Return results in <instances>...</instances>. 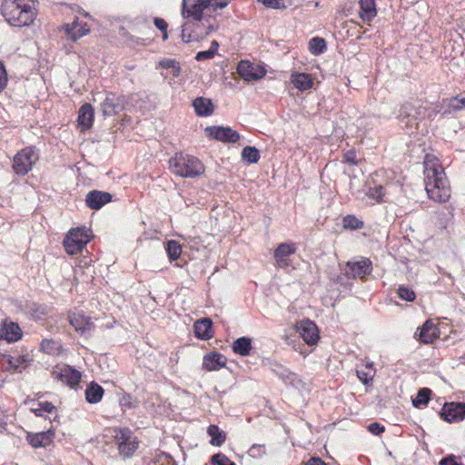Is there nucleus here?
<instances>
[{
	"label": "nucleus",
	"mask_w": 465,
	"mask_h": 465,
	"mask_svg": "<svg viewBox=\"0 0 465 465\" xmlns=\"http://www.w3.org/2000/svg\"><path fill=\"white\" fill-rule=\"evenodd\" d=\"M212 321L209 318L198 320L193 324L194 334L201 340H210L213 337Z\"/></svg>",
	"instance_id": "5701e85b"
},
{
	"label": "nucleus",
	"mask_w": 465,
	"mask_h": 465,
	"mask_svg": "<svg viewBox=\"0 0 465 465\" xmlns=\"http://www.w3.org/2000/svg\"><path fill=\"white\" fill-rule=\"evenodd\" d=\"M232 350L241 356H247L252 350V339L248 337L238 338L232 343Z\"/></svg>",
	"instance_id": "7c9ffc66"
},
{
	"label": "nucleus",
	"mask_w": 465,
	"mask_h": 465,
	"mask_svg": "<svg viewBox=\"0 0 465 465\" xmlns=\"http://www.w3.org/2000/svg\"><path fill=\"white\" fill-rule=\"evenodd\" d=\"M38 159L39 154L35 147H25L14 156L12 168L17 175L24 176L32 170Z\"/></svg>",
	"instance_id": "20e7f679"
},
{
	"label": "nucleus",
	"mask_w": 465,
	"mask_h": 465,
	"mask_svg": "<svg viewBox=\"0 0 465 465\" xmlns=\"http://www.w3.org/2000/svg\"><path fill=\"white\" fill-rule=\"evenodd\" d=\"M212 462L216 465H235L227 456L223 453L214 454L212 459Z\"/></svg>",
	"instance_id": "c03bdc74"
},
{
	"label": "nucleus",
	"mask_w": 465,
	"mask_h": 465,
	"mask_svg": "<svg viewBox=\"0 0 465 465\" xmlns=\"http://www.w3.org/2000/svg\"><path fill=\"white\" fill-rule=\"evenodd\" d=\"M155 26L161 30L162 32H165L167 30V23L162 18H154Z\"/></svg>",
	"instance_id": "6e6d98bb"
},
{
	"label": "nucleus",
	"mask_w": 465,
	"mask_h": 465,
	"mask_svg": "<svg viewBox=\"0 0 465 465\" xmlns=\"http://www.w3.org/2000/svg\"><path fill=\"white\" fill-rule=\"evenodd\" d=\"M300 335L308 344H315L319 339V332L316 324L311 321L302 322L298 328Z\"/></svg>",
	"instance_id": "aec40b11"
},
{
	"label": "nucleus",
	"mask_w": 465,
	"mask_h": 465,
	"mask_svg": "<svg viewBox=\"0 0 465 465\" xmlns=\"http://www.w3.org/2000/svg\"><path fill=\"white\" fill-rule=\"evenodd\" d=\"M439 465H463L462 463H458L456 461V457L454 455H449L446 458L442 459Z\"/></svg>",
	"instance_id": "603ef678"
},
{
	"label": "nucleus",
	"mask_w": 465,
	"mask_h": 465,
	"mask_svg": "<svg viewBox=\"0 0 465 465\" xmlns=\"http://www.w3.org/2000/svg\"><path fill=\"white\" fill-rule=\"evenodd\" d=\"M85 399L89 403H97L102 400L104 389L95 382H92L85 390Z\"/></svg>",
	"instance_id": "c756f323"
},
{
	"label": "nucleus",
	"mask_w": 465,
	"mask_h": 465,
	"mask_svg": "<svg viewBox=\"0 0 465 465\" xmlns=\"http://www.w3.org/2000/svg\"><path fill=\"white\" fill-rule=\"evenodd\" d=\"M416 335L419 336V340L422 343L430 344L439 338L440 330L431 320H427L420 329L419 333H416Z\"/></svg>",
	"instance_id": "a211bd4d"
},
{
	"label": "nucleus",
	"mask_w": 465,
	"mask_h": 465,
	"mask_svg": "<svg viewBox=\"0 0 465 465\" xmlns=\"http://www.w3.org/2000/svg\"><path fill=\"white\" fill-rule=\"evenodd\" d=\"M159 65L165 69H171L173 77L180 75L181 67L179 63L173 59H163L159 62Z\"/></svg>",
	"instance_id": "ea45409f"
},
{
	"label": "nucleus",
	"mask_w": 465,
	"mask_h": 465,
	"mask_svg": "<svg viewBox=\"0 0 465 465\" xmlns=\"http://www.w3.org/2000/svg\"><path fill=\"white\" fill-rule=\"evenodd\" d=\"M431 391L428 388L420 389L415 399L412 400V404L416 408H420L422 405H427L430 401Z\"/></svg>",
	"instance_id": "72a5a7b5"
},
{
	"label": "nucleus",
	"mask_w": 465,
	"mask_h": 465,
	"mask_svg": "<svg viewBox=\"0 0 465 465\" xmlns=\"http://www.w3.org/2000/svg\"><path fill=\"white\" fill-rule=\"evenodd\" d=\"M360 17L362 21L370 22L377 15V10L374 0L360 1Z\"/></svg>",
	"instance_id": "bb28decb"
},
{
	"label": "nucleus",
	"mask_w": 465,
	"mask_h": 465,
	"mask_svg": "<svg viewBox=\"0 0 465 465\" xmlns=\"http://www.w3.org/2000/svg\"><path fill=\"white\" fill-rule=\"evenodd\" d=\"M237 73L245 81H257L262 78L265 71L258 70L252 64L242 60L237 66Z\"/></svg>",
	"instance_id": "2eb2a0df"
},
{
	"label": "nucleus",
	"mask_w": 465,
	"mask_h": 465,
	"mask_svg": "<svg viewBox=\"0 0 465 465\" xmlns=\"http://www.w3.org/2000/svg\"><path fill=\"white\" fill-rule=\"evenodd\" d=\"M207 431L212 438L211 444L214 446H221L225 441V433L223 430H220L216 425H210Z\"/></svg>",
	"instance_id": "2f4dec72"
},
{
	"label": "nucleus",
	"mask_w": 465,
	"mask_h": 465,
	"mask_svg": "<svg viewBox=\"0 0 465 465\" xmlns=\"http://www.w3.org/2000/svg\"><path fill=\"white\" fill-rule=\"evenodd\" d=\"M2 15L13 26H27L36 15L34 0H5L2 5Z\"/></svg>",
	"instance_id": "f03ea898"
},
{
	"label": "nucleus",
	"mask_w": 465,
	"mask_h": 465,
	"mask_svg": "<svg viewBox=\"0 0 465 465\" xmlns=\"http://www.w3.org/2000/svg\"><path fill=\"white\" fill-rule=\"evenodd\" d=\"M34 412H35V415H37V416H42L44 411H43L42 407L40 406V408H39V409H35V410H34Z\"/></svg>",
	"instance_id": "680f3d73"
},
{
	"label": "nucleus",
	"mask_w": 465,
	"mask_h": 465,
	"mask_svg": "<svg viewBox=\"0 0 465 465\" xmlns=\"http://www.w3.org/2000/svg\"><path fill=\"white\" fill-rule=\"evenodd\" d=\"M423 164L425 189L429 198L438 203L447 202L450 197V187L439 160L427 154Z\"/></svg>",
	"instance_id": "f257e3e1"
},
{
	"label": "nucleus",
	"mask_w": 465,
	"mask_h": 465,
	"mask_svg": "<svg viewBox=\"0 0 465 465\" xmlns=\"http://www.w3.org/2000/svg\"><path fill=\"white\" fill-rule=\"evenodd\" d=\"M291 82L300 91H306L312 86V76L305 73H293L291 76Z\"/></svg>",
	"instance_id": "cd10ccee"
},
{
	"label": "nucleus",
	"mask_w": 465,
	"mask_h": 465,
	"mask_svg": "<svg viewBox=\"0 0 465 465\" xmlns=\"http://www.w3.org/2000/svg\"><path fill=\"white\" fill-rule=\"evenodd\" d=\"M357 375L361 381H362L364 383H367L369 380L371 379V375L369 373H365L362 371H357Z\"/></svg>",
	"instance_id": "13d9d810"
},
{
	"label": "nucleus",
	"mask_w": 465,
	"mask_h": 465,
	"mask_svg": "<svg viewBox=\"0 0 465 465\" xmlns=\"http://www.w3.org/2000/svg\"><path fill=\"white\" fill-rule=\"evenodd\" d=\"M206 135L213 140L223 143H237L241 136L230 127L223 126H208L204 130Z\"/></svg>",
	"instance_id": "9d476101"
},
{
	"label": "nucleus",
	"mask_w": 465,
	"mask_h": 465,
	"mask_svg": "<svg viewBox=\"0 0 465 465\" xmlns=\"http://www.w3.org/2000/svg\"><path fill=\"white\" fill-rule=\"evenodd\" d=\"M166 252L171 260H177L182 252V247L176 241H169L166 244Z\"/></svg>",
	"instance_id": "4c0bfd02"
},
{
	"label": "nucleus",
	"mask_w": 465,
	"mask_h": 465,
	"mask_svg": "<svg viewBox=\"0 0 465 465\" xmlns=\"http://www.w3.org/2000/svg\"><path fill=\"white\" fill-rule=\"evenodd\" d=\"M90 242L88 232L84 228L72 229L64 239V247L70 255L79 253Z\"/></svg>",
	"instance_id": "39448f33"
},
{
	"label": "nucleus",
	"mask_w": 465,
	"mask_h": 465,
	"mask_svg": "<svg viewBox=\"0 0 465 465\" xmlns=\"http://www.w3.org/2000/svg\"><path fill=\"white\" fill-rule=\"evenodd\" d=\"M226 364L225 357L218 352H211L203 357V366L207 371H217Z\"/></svg>",
	"instance_id": "4be33fe9"
},
{
	"label": "nucleus",
	"mask_w": 465,
	"mask_h": 465,
	"mask_svg": "<svg viewBox=\"0 0 465 465\" xmlns=\"http://www.w3.org/2000/svg\"><path fill=\"white\" fill-rule=\"evenodd\" d=\"M52 377L54 380L74 388L80 382L82 374L69 365L58 364L53 369Z\"/></svg>",
	"instance_id": "1a4fd4ad"
},
{
	"label": "nucleus",
	"mask_w": 465,
	"mask_h": 465,
	"mask_svg": "<svg viewBox=\"0 0 465 465\" xmlns=\"http://www.w3.org/2000/svg\"><path fill=\"white\" fill-rule=\"evenodd\" d=\"M39 406L42 407L43 411L48 412V413L53 412V411L55 409V407L51 402H48V401L41 402L39 404Z\"/></svg>",
	"instance_id": "4d7b16f0"
},
{
	"label": "nucleus",
	"mask_w": 465,
	"mask_h": 465,
	"mask_svg": "<svg viewBox=\"0 0 465 465\" xmlns=\"http://www.w3.org/2000/svg\"><path fill=\"white\" fill-rule=\"evenodd\" d=\"M60 347V343L53 339H45L40 344L41 351L47 354L58 353Z\"/></svg>",
	"instance_id": "f704fd0d"
},
{
	"label": "nucleus",
	"mask_w": 465,
	"mask_h": 465,
	"mask_svg": "<svg viewBox=\"0 0 465 465\" xmlns=\"http://www.w3.org/2000/svg\"><path fill=\"white\" fill-rule=\"evenodd\" d=\"M200 23H185L183 25L182 39L184 43H190L192 41H199L208 35V32L200 31Z\"/></svg>",
	"instance_id": "6ab92c4d"
},
{
	"label": "nucleus",
	"mask_w": 465,
	"mask_h": 465,
	"mask_svg": "<svg viewBox=\"0 0 465 465\" xmlns=\"http://www.w3.org/2000/svg\"><path fill=\"white\" fill-rule=\"evenodd\" d=\"M8 82L7 74L4 64L0 62V93L5 88Z\"/></svg>",
	"instance_id": "09e8293b"
},
{
	"label": "nucleus",
	"mask_w": 465,
	"mask_h": 465,
	"mask_svg": "<svg viewBox=\"0 0 465 465\" xmlns=\"http://www.w3.org/2000/svg\"><path fill=\"white\" fill-rule=\"evenodd\" d=\"M428 111L429 109L426 107L415 106L411 103H405L401 106L398 117L402 122H405L406 126L418 128V120L424 117L426 114L430 116L431 113L435 114L438 112L435 109L430 112Z\"/></svg>",
	"instance_id": "0eeeda50"
},
{
	"label": "nucleus",
	"mask_w": 465,
	"mask_h": 465,
	"mask_svg": "<svg viewBox=\"0 0 465 465\" xmlns=\"http://www.w3.org/2000/svg\"><path fill=\"white\" fill-rule=\"evenodd\" d=\"M242 158L247 163H255L260 159V152L255 147L245 146L242 151Z\"/></svg>",
	"instance_id": "473e14b6"
},
{
	"label": "nucleus",
	"mask_w": 465,
	"mask_h": 465,
	"mask_svg": "<svg viewBox=\"0 0 465 465\" xmlns=\"http://www.w3.org/2000/svg\"><path fill=\"white\" fill-rule=\"evenodd\" d=\"M195 113L199 116H209L213 113V104L208 98L197 97L193 102Z\"/></svg>",
	"instance_id": "a878e982"
},
{
	"label": "nucleus",
	"mask_w": 465,
	"mask_h": 465,
	"mask_svg": "<svg viewBox=\"0 0 465 465\" xmlns=\"http://www.w3.org/2000/svg\"><path fill=\"white\" fill-rule=\"evenodd\" d=\"M114 440L118 446L121 455L124 457H131L138 448L137 438L128 428L114 430Z\"/></svg>",
	"instance_id": "423d86ee"
},
{
	"label": "nucleus",
	"mask_w": 465,
	"mask_h": 465,
	"mask_svg": "<svg viewBox=\"0 0 465 465\" xmlns=\"http://www.w3.org/2000/svg\"><path fill=\"white\" fill-rule=\"evenodd\" d=\"M163 40H166L167 37H168L167 32L165 31V32H163Z\"/></svg>",
	"instance_id": "e2e57ef3"
},
{
	"label": "nucleus",
	"mask_w": 465,
	"mask_h": 465,
	"mask_svg": "<svg viewBox=\"0 0 465 465\" xmlns=\"http://www.w3.org/2000/svg\"><path fill=\"white\" fill-rule=\"evenodd\" d=\"M22 331L18 324L15 322L5 323L0 328V339H4L8 342H14L21 339Z\"/></svg>",
	"instance_id": "b1692460"
},
{
	"label": "nucleus",
	"mask_w": 465,
	"mask_h": 465,
	"mask_svg": "<svg viewBox=\"0 0 465 465\" xmlns=\"http://www.w3.org/2000/svg\"><path fill=\"white\" fill-rule=\"evenodd\" d=\"M214 50L213 49H209V50H206V51H201L199 53H197L196 56H195V59L197 61H204V60H209V59H212L213 56H214Z\"/></svg>",
	"instance_id": "de8ad7c7"
},
{
	"label": "nucleus",
	"mask_w": 465,
	"mask_h": 465,
	"mask_svg": "<svg viewBox=\"0 0 465 465\" xmlns=\"http://www.w3.org/2000/svg\"><path fill=\"white\" fill-rule=\"evenodd\" d=\"M211 0H183L182 14L183 17H192L194 22L204 25L203 11L210 9Z\"/></svg>",
	"instance_id": "6e6552de"
},
{
	"label": "nucleus",
	"mask_w": 465,
	"mask_h": 465,
	"mask_svg": "<svg viewBox=\"0 0 465 465\" xmlns=\"http://www.w3.org/2000/svg\"><path fill=\"white\" fill-rule=\"evenodd\" d=\"M296 252L294 243H281L274 251V259L278 267L286 268L290 265L289 257Z\"/></svg>",
	"instance_id": "4468645a"
},
{
	"label": "nucleus",
	"mask_w": 465,
	"mask_h": 465,
	"mask_svg": "<svg viewBox=\"0 0 465 465\" xmlns=\"http://www.w3.org/2000/svg\"><path fill=\"white\" fill-rule=\"evenodd\" d=\"M314 5H315V7H318L319 6V2H315Z\"/></svg>",
	"instance_id": "0e129e2a"
},
{
	"label": "nucleus",
	"mask_w": 465,
	"mask_h": 465,
	"mask_svg": "<svg viewBox=\"0 0 465 465\" xmlns=\"http://www.w3.org/2000/svg\"><path fill=\"white\" fill-rule=\"evenodd\" d=\"M100 106L101 112L104 117L118 114L124 108L122 97L113 93L106 94Z\"/></svg>",
	"instance_id": "9b49d317"
},
{
	"label": "nucleus",
	"mask_w": 465,
	"mask_h": 465,
	"mask_svg": "<svg viewBox=\"0 0 465 465\" xmlns=\"http://www.w3.org/2000/svg\"><path fill=\"white\" fill-rule=\"evenodd\" d=\"M343 227L345 229L357 230L363 228V222L359 220L354 215H347L342 220Z\"/></svg>",
	"instance_id": "58836bf2"
},
{
	"label": "nucleus",
	"mask_w": 465,
	"mask_h": 465,
	"mask_svg": "<svg viewBox=\"0 0 465 465\" xmlns=\"http://www.w3.org/2000/svg\"><path fill=\"white\" fill-rule=\"evenodd\" d=\"M441 418L448 421H460L465 419V403L461 402H450L445 403L441 412Z\"/></svg>",
	"instance_id": "f8f14e48"
},
{
	"label": "nucleus",
	"mask_w": 465,
	"mask_h": 465,
	"mask_svg": "<svg viewBox=\"0 0 465 465\" xmlns=\"http://www.w3.org/2000/svg\"><path fill=\"white\" fill-rule=\"evenodd\" d=\"M368 430L374 435H380L384 431V427L378 422H373L368 426Z\"/></svg>",
	"instance_id": "8fccbe9b"
},
{
	"label": "nucleus",
	"mask_w": 465,
	"mask_h": 465,
	"mask_svg": "<svg viewBox=\"0 0 465 465\" xmlns=\"http://www.w3.org/2000/svg\"><path fill=\"white\" fill-rule=\"evenodd\" d=\"M305 465H326V463L320 458H311Z\"/></svg>",
	"instance_id": "bf43d9fd"
},
{
	"label": "nucleus",
	"mask_w": 465,
	"mask_h": 465,
	"mask_svg": "<svg viewBox=\"0 0 465 465\" xmlns=\"http://www.w3.org/2000/svg\"><path fill=\"white\" fill-rule=\"evenodd\" d=\"M119 402L124 409H134L138 405L137 401H134L129 394H124Z\"/></svg>",
	"instance_id": "a18cd8bd"
},
{
	"label": "nucleus",
	"mask_w": 465,
	"mask_h": 465,
	"mask_svg": "<svg viewBox=\"0 0 465 465\" xmlns=\"http://www.w3.org/2000/svg\"><path fill=\"white\" fill-rule=\"evenodd\" d=\"M343 161L352 165L357 164L356 153L353 151H348L343 155Z\"/></svg>",
	"instance_id": "3c124183"
},
{
	"label": "nucleus",
	"mask_w": 465,
	"mask_h": 465,
	"mask_svg": "<svg viewBox=\"0 0 465 465\" xmlns=\"http://www.w3.org/2000/svg\"><path fill=\"white\" fill-rule=\"evenodd\" d=\"M227 5L228 3L225 0H215L214 2L211 0L210 8L215 11L217 9L224 8L225 6H227Z\"/></svg>",
	"instance_id": "864d4df0"
},
{
	"label": "nucleus",
	"mask_w": 465,
	"mask_h": 465,
	"mask_svg": "<svg viewBox=\"0 0 465 465\" xmlns=\"http://www.w3.org/2000/svg\"><path fill=\"white\" fill-rule=\"evenodd\" d=\"M398 294L401 300L407 301V302H412L415 300V292L405 286H400L398 289Z\"/></svg>",
	"instance_id": "79ce46f5"
},
{
	"label": "nucleus",
	"mask_w": 465,
	"mask_h": 465,
	"mask_svg": "<svg viewBox=\"0 0 465 465\" xmlns=\"http://www.w3.org/2000/svg\"><path fill=\"white\" fill-rule=\"evenodd\" d=\"M346 267L345 274L353 278H363L372 271V263L367 258H362L361 261L357 262H348Z\"/></svg>",
	"instance_id": "ddd939ff"
},
{
	"label": "nucleus",
	"mask_w": 465,
	"mask_h": 465,
	"mask_svg": "<svg viewBox=\"0 0 465 465\" xmlns=\"http://www.w3.org/2000/svg\"><path fill=\"white\" fill-rule=\"evenodd\" d=\"M25 362L26 359L25 356H19L16 358L11 357L8 360L9 368H11L15 372H21L22 370L26 367Z\"/></svg>",
	"instance_id": "a19ab883"
},
{
	"label": "nucleus",
	"mask_w": 465,
	"mask_h": 465,
	"mask_svg": "<svg viewBox=\"0 0 465 465\" xmlns=\"http://www.w3.org/2000/svg\"><path fill=\"white\" fill-rule=\"evenodd\" d=\"M94 111L90 104H83L79 109L78 125L82 130H88L94 122Z\"/></svg>",
	"instance_id": "412c9836"
},
{
	"label": "nucleus",
	"mask_w": 465,
	"mask_h": 465,
	"mask_svg": "<svg viewBox=\"0 0 465 465\" xmlns=\"http://www.w3.org/2000/svg\"><path fill=\"white\" fill-rule=\"evenodd\" d=\"M309 46L311 53L317 55L326 49V42L323 38L314 37L310 40Z\"/></svg>",
	"instance_id": "e433bc0d"
},
{
	"label": "nucleus",
	"mask_w": 465,
	"mask_h": 465,
	"mask_svg": "<svg viewBox=\"0 0 465 465\" xmlns=\"http://www.w3.org/2000/svg\"><path fill=\"white\" fill-rule=\"evenodd\" d=\"M370 198L376 200L377 202L381 201L382 196L385 194V190L383 186L378 185L372 188H369L367 193Z\"/></svg>",
	"instance_id": "37998d69"
},
{
	"label": "nucleus",
	"mask_w": 465,
	"mask_h": 465,
	"mask_svg": "<svg viewBox=\"0 0 465 465\" xmlns=\"http://www.w3.org/2000/svg\"><path fill=\"white\" fill-rule=\"evenodd\" d=\"M203 22H204V25H201V27L199 29L200 31L208 32V35H209L210 32L214 30V28H215L214 25L212 24L209 19L204 18V19H203Z\"/></svg>",
	"instance_id": "5fc2aeb1"
},
{
	"label": "nucleus",
	"mask_w": 465,
	"mask_h": 465,
	"mask_svg": "<svg viewBox=\"0 0 465 465\" xmlns=\"http://www.w3.org/2000/svg\"><path fill=\"white\" fill-rule=\"evenodd\" d=\"M54 435V433L51 430L35 434L29 433L27 440L35 448L45 447L52 442Z\"/></svg>",
	"instance_id": "393cba45"
},
{
	"label": "nucleus",
	"mask_w": 465,
	"mask_h": 465,
	"mask_svg": "<svg viewBox=\"0 0 465 465\" xmlns=\"http://www.w3.org/2000/svg\"><path fill=\"white\" fill-rule=\"evenodd\" d=\"M69 322L74 330L82 335L90 334L91 331L94 328L91 318L85 317L80 313L74 312L69 314Z\"/></svg>",
	"instance_id": "f3484780"
},
{
	"label": "nucleus",
	"mask_w": 465,
	"mask_h": 465,
	"mask_svg": "<svg viewBox=\"0 0 465 465\" xmlns=\"http://www.w3.org/2000/svg\"><path fill=\"white\" fill-rule=\"evenodd\" d=\"M264 5L275 9H284L286 5L282 4V0H260Z\"/></svg>",
	"instance_id": "49530a36"
},
{
	"label": "nucleus",
	"mask_w": 465,
	"mask_h": 465,
	"mask_svg": "<svg viewBox=\"0 0 465 465\" xmlns=\"http://www.w3.org/2000/svg\"><path fill=\"white\" fill-rule=\"evenodd\" d=\"M169 169L183 178H194L204 173V165L198 158L183 153H176L169 160Z\"/></svg>",
	"instance_id": "7ed1b4c3"
},
{
	"label": "nucleus",
	"mask_w": 465,
	"mask_h": 465,
	"mask_svg": "<svg viewBox=\"0 0 465 465\" xmlns=\"http://www.w3.org/2000/svg\"><path fill=\"white\" fill-rule=\"evenodd\" d=\"M218 46H219L218 42L214 40V41L212 42L210 49H213L214 50V54H215L217 52Z\"/></svg>",
	"instance_id": "052dcab7"
},
{
	"label": "nucleus",
	"mask_w": 465,
	"mask_h": 465,
	"mask_svg": "<svg viewBox=\"0 0 465 465\" xmlns=\"http://www.w3.org/2000/svg\"><path fill=\"white\" fill-rule=\"evenodd\" d=\"M78 26L79 25L77 18L72 23V25H65V31L67 35L74 42L77 41L79 38L86 35L89 33V28L87 27L86 24L81 25L79 28Z\"/></svg>",
	"instance_id": "c85d7f7f"
},
{
	"label": "nucleus",
	"mask_w": 465,
	"mask_h": 465,
	"mask_svg": "<svg viewBox=\"0 0 465 465\" xmlns=\"http://www.w3.org/2000/svg\"><path fill=\"white\" fill-rule=\"evenodd\" d=\"M111 201L112 195L109 193L98 190L89 192L85 197V203L92 210H99Z\"/></svg>",
	"instance_id": "dca6fc26"
},
{
	"label": "nucleus",
	"mask_w": 465,
	"mask_h": 465,
	"mask_svg": "<svg viewBox=\"0 0 465 465\" xmlns=\"http://www.w3.org/2000/svg\"><path fill=\"white\" fill-rule=\"evenodd\" d=\"M443 104H446L449 110H445V113H450V110L458 111L465 108V97L464 96H456L451 97L449 100H444Z\"/></svg>",
	"instance_id": "c9c22d12"
}]
</instances>
